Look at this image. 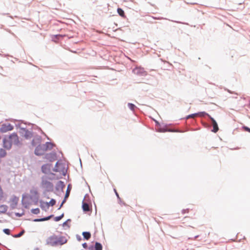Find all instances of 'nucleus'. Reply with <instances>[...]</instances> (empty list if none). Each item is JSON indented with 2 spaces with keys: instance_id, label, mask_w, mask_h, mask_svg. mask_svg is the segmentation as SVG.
I'll list each match as a JSON object with an SVG mask.
<instances>
[{
  "instance_id": "obj_1",
  "label": "nucleus",
  "mask_w": 250,
  "mask_h": 250,
  "mask_svg": "<svg viewBox=\"0 0 250 250\" xmlns=\"http://www.w3.org/2000/svg\"><path fill=\"white\" fill-rule=\"evenodd\" d=\"M67 242V239L64 236L58 237L57 235H53L50 236L46 240L47 245L51 246H56L62 245Z\"/></svg>"
},
{
  "instance_id": "obj_2",
  "label": "nucleus",
  "mask_w": 250,
  "mask_h": 250,
  "mask_svg": "<svg viewBox=\"0 0 250 250\" xmlns=\"http://www.w3.org/2000/svg\"><path fill=\"white\" fill-rule=\"evenodd\" d=\"M51 146V144L50 143H46L44 144L39 145L35 149V153L37 155H41L47 151L48 148Z\"/></svg>"
},
{
  "instance_id": "obj_3",
  "label": "nucleus",
  "mask_w": 250,
  "mask_h": 250,
  "mask_svg": "<svg viewBox=\"0 0 250 250\" xmlns=\"http://www.w3.org/2000/svg\"><path fill=\"white\" fill-rule=\"evenodd\" d=\"M42 187L46 189L52 190L53 185L46 179H43L42 182Z\"/></svg>"
},
{
  "instance_id": "obj_4",
  "label": "nucleus",
  "mask_w": 250,
  "mask_h": 250,
  "mask_svg": "<svg viewBox=\"0 0 250 250\" xmlns=\"http://www.w3.org/2000/svg\"><path fill=\"white\" fill-rule=\"evenodd\" d=\"M13 129V126L10 124H3L0 128V131L2 133H5L6 132L11 131Z\"/></svg>"
},
{
  "instance_id": "obj_5",
  "label": "nucleus",
  "mask_w": 250,
  "mask_h": 250,
  "mask_svg": "<svg viewBox=\"0 0 250 250\" xmlns=\"http://www.w3.org/2000/svg\"><path fill=\"white\" fill-rule=\"evenodd\" d=\"M3 143L4 147L7 149L11 148L12 144L8 137L3 139Z\"/></svg>"
},
{
  "instance_id": "obj_6",
  "label": "nucleus",
  "mask_w": 250,
  "mask_h": 250,
  "mask_svg": "<svg viewBox=\"0 0 250 250\" xmlns=\"http://www.w3.org/2000/svg\"><path fill=\"white\" fill-rule=\"evenodd\" d=\"M208 117L209 118V119H210V120L211 121V122H212V126H213V129L212 130V131L214 132V133L217 132L218 131V130H219V128H218L217 122L210 115H208Z\"/></svg>"
},
{
  "instance_id": "obj_7",
  "label": "nucleus",
  "mask_w": 250,
  "mask_h": 250,
  "mask_svg": "<svg viewBox=\"0 0 250 250\" xmlns=\"http://www.w3.org/2000/svg\"><path fill=\"white\" fill-rule=\"evenodd\" d=\"M12 144H17L19 143V138L15 133H13L8 136Z\"/></svg>"
},
{
  "instance_id": "obj_8",
  "label": "nucleus",
  "mask_w": 250,
  "mask_h": 250,
  "mask_svg": "<svg viewBox=\"0 0 250 250\" xmlns=\"http://www.w3.org/2000/svg\"><path fill=\"white\" fill-rule=\"evenodd\" d=\"M7 210V207L6 205L0 206V213H4L6 212Z\"/></svg>"
},
{
  "instance_id": "obj_9",
  "label": "nucleus",
  "mask_w": 250,
  "mask_h": 250,
  "mask_svg": "<svg viewBox=\"0 0 250 250\" xmlns=\"http://www.w3.org/2000/svg\"><path fill=\"white\" fill-rule=\"evenodd\" d=\"M83 235L84 239L88 240L91 237V234L89 232L85 231L83 232Z\"/></svg>"
},
{
  "instance_id": "obj_10",
  "label": "nucleus",
  "mask_w": 250,
  "mask_h": 250,
  "mask_svg": "<svg viewBox=\"0 0 250 250\" xmlns=\"http://www.w3.org/2000/svg\"><path fill=\"white\" fill-rule=\"evenodd\" d=\"M83 209L84 211H88L90 210L89 206L87 203H83Z\"/></svg>"
},
{
  "instance_id": "obj_11",
  "label": "nucleus",
  "mask_w": 250,
  "mask_h": 250,
  "mask_svg": "<svg viewBox=\"0 0 250 250\" xmlns=\"http://www.w3.org/2000/svg\"><path fill=\"white\" fill-rule=\"evenodd\" d=\"M49 169V167L48 165H44L42 166V172L45 173H46Z\"/></svg>"
},
{
  "instance_id": "obj_12",
  "label": "nucleus",
  "mask_w": 250,
  "mask_h": 250,
  "mask_svg": "<svg viewBox=\"0 0 250 250\" xmlns=\"http://www.w3.org/2000/svg\"><path fill=\"white\" fill-rule=\"evenodd\" d=\"M62 166V164L61 163H60L59 162H57L56 164L55 167L54 168V171H59L60 168Z\"/></svg>"
},
{
  "instance_id": "obj_13",
  "label": "nucleus",
  "mask_w": 250,
  "mask_h": 250,
  "mask_svg": "<svg viewBox=\"0 0 250 250\" xmlns=\"http://www.w3.org/2000/svg\"><path fill=\"white\" fill-rule=\"evenodd\" d=\"M102 245L99 242H96L95 245V250H102Z\"/></svg>"
},
{
  "instance_id": "obj_14",
  "label": "nucleus",
  "mask_w": 250,
  "mask_h": 250,
  "mask_svg": "<svg viewBox=\"0 0 250 250\" xmlns=\"http://www.w3.org/2000/svg\"><path fill=\"white\" fill-rule=\"evenodd\" d=\"M117 12L119 14V15L120 16H121L122 17H123V18L125 17V12H124V10L123 9H122L121 8H118Z\"/></svg>"
},
{
  "instance_id": "obj_15",
  "label": "nucleus",
  "mask_w": 250,
  "mask_h": 250,
  "mask_svg": "<svg viewBox=\"0 0 250 250\" xmlns=\"http://www.w3.org/2000/svg\"><path fill=\"white\" fill-rule=\"evenodd\" d=\"M41 207L42 208L44 209L45 208H48L49 207V204L48 202H42L41 203Z\"/></svg>"
},
{
  "instance_id": "obj_16",
  "label": "nucleus",
  "mask_w": 250,
  "mask_h": 250,
  "mask_svg": "<svg viewBox=\"0 0 250 250\" xmlns=\"http://www.w3.org/2000/svg\"><path fill=\"white\" fill-rule=\"evenodd\" d=\"M6 154V153L2 148H0V158L2 157H4Z\"/></svg>"
},
{
  "instance_id": "obj_17",
  "label": "nucleus",
  "mask_w": 250,
  "mask_h": 250,
  "mask_svg": "<svg viewBox=\"0 0 250 250\" xmlns=\"http://www.w3.org/2000/svg\"><path fill=\"white\" fill-rule=\"evenodd\" d=\"M51 216H48L46 218H43L39 219H35L34 221L36 222H40V221H44L48 220L51 217Z\"/></svg>"
},
{
  "instance_id": "obj_18",
  "label": "nucleus",
  "mask_w": 250,
  "mask_h": 250,
  "mask_svg": "<svg viewBox=\"0 0 250 250\" xmlns=\"http://www.w3.org/2000/svg\"><path fill=\"white\" fill-rule=\"evenodd\" d=\"M40 209L39 208H34V209H32L31 210V212L33 214H38L40 213Z\"/></svg>"
},
{
  "instance_id": "obj_19",
  "label": "nucleus",
  "mask_w": 250,
  "mask_h": 250,
  "mask_svg": "<svg viewBox=\"0 0 250 250\" xmlns=\"http://www.w3.org/2000/svg\"><path fill=\"white\" fill-rule=\"evenodd\" d=\"M128 106L129 108L132 111L134 110L135 108H136V106L134 104L131 103H129L128 104Z\"/></svg>"
},
{
  "instance_id": "obj_20",
  "label": "nucleus",
  "mask_w": 250,
  "mask_h": 250,
  "mask_svg": "<svg viewBox=\"0 0 250 250\" xmlns=\"http://www.w3.org/2000/svg\"><path fill=\"white\" fill-rule=\"evenodd\" d=\"M63 215H64L63 214H62L61 215H60L59 216H57V217H55L54 220L55 221H60L63 217Z\"/></svg>"
},
{
  "instance_id": "obj_21",
  "label": "nucleus",
  "mask_w": 250,
  "mask_h": 250,
  "mask_svg": "<svg viewBox=\"0 0 250 250\" xmlns=\"http://www.w3.org/2000/svg\"><path fill=\"white\" fill-rule=\"evenodd\" d=\"M198 115V113H195V114H191V115H189L188 116L187 118V119L194 118L195 117H196Z\"/></svg>"
},
{
  "instance_id": "obj_22",
  "label": "nucleus",
  "mask_w": 250,
  "mask_h": 250,
  "mask_svg": "<svg viewBox=\"0 0 250 250\" xmlns=\"http://www.w3.org/2000/svg\"><path fill=\"white\" fill-rule=\"evenodd\" d=\"M32 136V134L31 132H29V131H27L26 132L25 134V137L26 138H31Z\"/></svg>"
},
{
  "instance_id": "obj_23",
  "label": "nucleus",
  "mask_w": 250,
  "mask_h": 250,
  "mask_svg": "<svg viewBox=\"0 0 250 250\" xmlns=\"http://www.w3.org/2000/svg\"><path fill=\"white\" fill-rule=\"evenodd\" d=\"M49 204V206H53L54 205H55L56 204V201L55 200L52 199L50 200V201L49 202V203H48Z\"/></svg>"
},
{
  "instance_id": "obj_24",
  "label": "nucleus",
  "mask_w": 250,
  "mask_h": 250,
  "mask_svg": "<svg viewBox=\"0 0 250 250\" xmlns=\"http://www.w3.org/2000/svg\"><path fill=\"white\" fill-rule=\"evenodd\" d=\"M3 232L6 233V234L9 235L10 233V229H3Z\"/></svg>"
},
{
  "instance_id": "obj_25",
  "label": "nucleus",
  "mask_w": 250,
  "mask_h": 250,
  "mask_svg": "<svg viewBox=\"0 0 250 250\" xmlns=\"http://www.w3.org/2000/svg\"><path fill=\"white\" fill-rule=\"evenodd\" d=\"M3 195V191H2L1 187H0V200H1V199L2 198Z\"/></svg>"
},
{
  "instance_id": "obj_26",
  "label": "nucleus",
  "mask_w": 250,
  "mask_h": 250,
  "mask_svg": "<svg viewBox=\"0 0 250 250\" xmlns=\"http://www.w3.org/2000/svg\"><path fill=\"white\" fill-rule=\"evenodd\" d=\"M198 114V115H199L201 116H204L206 115H207L208 116L209 115L207 113H206L205 112H200V113H199Z\"/></svg>"
},
{
  "instance_id": "obj_27",
  "label": "nucleus",
  "mask_w": 250,
  "mask_h": 250,
  "mask_svg": "<svg viewBox=\"0 0 250 250\" xmlns=\"http://www.w3.org/2000/svg\"><path fill=\"white\" fill-rule=\"evenodd\" d=\"M23 233V231H21L20 233H19V234L16 235L15 236V237H21Z\"/></svg>"
},
{
  "instance_id": "obj_28",
  "label": "nucleus",
  "mask_w": 250,
  "mask_h": 250,
  "mask_svg": "<svg viewBox=\"0 0 250 250\" xmlns=\"http://www.w3.org/2000/svg\"><path fill=\"white\" fill-rule=\"evenodd\" d=\"M119 203L121 206H126V204L124 202L122 201L121 199L119 200Z\"/></svg>"
},
{
  "instance_id": "obj_29",
  "label": "nucleus",
  "mask_w": 250,
  "mask_h": 250,
  "mask_svg": "<svg viewBox=\"0 0 250 250\" xmlns=\"http://www.w3.org/2000/svg\"><path fill=\"white\" fill-rule=\"evenodd\" d=\"M69 195V191L68 190V189H67L66 192V193H65V198H67L68 197Z\"/></svg>"
},
{
  "instance_id": "obj_30",
  "label": "nucleus",
  "mask_w": 250,
  "mask_h": 250,
  "mask_svg": "<svg viewBox=\"0 0 250 250\" xmlns=\"http://www.w3.org/2000/svg\"><path fill=\"white\" fill-rule=\"evenodd\" d=\"M114 190H115V193H116V196H117V198H118L119 200H120V199H121V198H120V197H119V194L118 193V192H117V191H116L115 189H114Z\"/></svg>"
},
{
  "instance_id": "obj_31",
  "label": "nucleus",
  "mask_w": 250,
  "mask_h": 250,
  "mask_svg": "<svg viewBox=\"0 0 250 250\" xmlns=\"http://www.w3.org/2000/svg\"><path fill=\"white\" fill-rule=\"evenodd\" d=\"M244 128L246 131H247L249 132H250V128H249L248 127H245Z\"/></svg>"
},
{
  "instance_id": "obj_32",
  "label": "nucleus",
  "mask_w": 250,
  "mask_h": 250,
  "mask_svg": "<svg viewBox=\"0 0 250 250\" xmlns=\"http://www.w3.org/2000/svg\"><path fill=\"white\" fill-rule=\"evenodd\" d=\"M83 247L84 248H85V249L87 248V244H86V243H83Z\"/></svg>"
},
{
  "instance_id": "obj_33",
  "label": "nucleus",
  "mask_w": 250,
  "mask_h": 250,
  "mask_svg": "<svg viewBox=\"0 0 250 250\" xmlns=\"http://www.w3.org/2000/svg\"><path fill=\"white\" fill-rule=\"evenodd\" d=\"M18 199L17 198H14V199H13V201H15V202H16V203H15V204H17V202H18Z\"/></svg>"
},
{
  "instance_id": "obj_34",
  "label": "nucleus",
  "mask_w": 250,
  "mask_h": 250,
  "mask_svg": "<svg viewBox=\"0 0 250 250\" xmlns=\"http://www.w3.org/2000/svg\"><path fill=\"white\" fill-rule=\"evenodd\" d=\"M64 202H65V200H64L63 201V202H62V204H61V206H60V208H61V207H62V204H63Z\"/></svg>"
},
{
  "instance_id": "obj_35",
  "label": "nucleus",
  "mask_w": 250,
  "mask_h": 250,
  "mask_svg": "<svg viewBox=\"0 0 250 250\" xmlns=\"http://www.w3.org/2000/svg\"><path fill=\"white\" fill-rule=\"evenodd\" d=\"M59 37H62V35H56V38H58Z\"/></svg>"
},
{
  "instance_id": "obj_36",
  "label": "nucleus",
  "mask_w": 250,
  "mask_h": 250,
  "mask_svg": "<svg viewBox=\"0 0 250 250\" xmlns=\"http://www.w3.org/2000/svg\"><path fill=\"white\" fill-rule=\"evenodd\" d=\"M52 179H53V178H49V180H52Z\"/></svg>"
}]
</instances>
